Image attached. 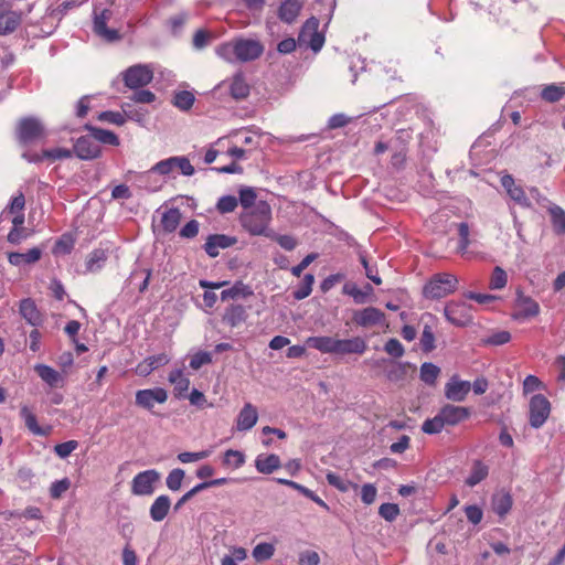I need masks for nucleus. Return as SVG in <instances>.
Instances as JSON below:
<instances>
[{"label":"nucleus","instance_id":"6e6552de","mask_svg":"<svg viewBox=\"0 0 565 565\" xmlns=\"http://www.w3.org/2000/svg\"><path fill=\"white\" fill-rule=\"evenodd\" d=\"M551 414V403L542 394L532 396L529 404V423L533 428L542 427Z\"/></svg>","mask_w":565,"mask_h":565},{"label":"nucleus","instance_id":"a211bd4d","mask_svg":"<svg viewBox=\"0 0 565 565\" xmlns=\"http://www.w3.org/2000/svg\"><path fill=\"white\" fill-rule=\"evenodd\" d=\"M110 17V11L104 9L100 14L94 19V32L107 42H115L121 39L119 32L115 29L107 28V21Z\"/></svg>","mask_w":565,"mask_h":565},{"label":"nucleus","instance_id":"0eeeda50","mask_svg":"<svg viewBox=\"0 0 565 565\" xmlns=\"http://www.w3.org/2000/svg\"><path fill=\"white\" fill-rule=\"evenodd\" d=\"M174 170H179L185 177H191L195 172L194 167L186 157H170L157 162L147 173L169 175Z\"/></svg>","mask_w":565,"mask_h":565},{"label":"nucleus","instance_id":"8fccbe9b","mask_svg":"<svg viewBox=\"0 0 565 565\" xmlns=\"http://www.w3.org/2000/svg\"><path fill=\"white\" fill-rule=\"evenodd\" d=\"M194 100L195 97L191 92L181 90L174 95L172 104L181 110H189L193 106Z\"/></svg>","mask_w":565,"mask_h":565},{"label":"nucleus","instance_id":"e2e57ef3","mask_svg":"<svg viewBox=\"0 0 565 565\" xmlns=\"http://www.w3.org/2000/svg\"><path fill=\"white\" fill-rule=\"evenodd\" d=\"M98 120L122 126L126 122L125 116L119 111L106 110L98 115Z\"/></svg>","mask_w":565,"mask_h":565},{"label":"nucleus","instance_id":"7c9ffc66","mask_svg":"<svg viewBox=\"0 0 565 565\" xmlns=\"http://www.w3.org/2000/svg\"><path fill=\"white\" fill-rule=\"evenodd\" d=\"M427 319L428 321L425 322L422 337H420V348L424 352L428 353L431 352L436 345H435V334L433 330V326L429 324V322L434 321V316L430 313H425L422 317V321H425Z\"/></svg>","mask_w":565,"mask_h":565},{"label":"nucleus","instance_id":"5701e85b","mask_svg":"<svg viewBox=\"0 0 565 565\" xmlns=\"http://www.w3.org/2000/svg\"><path fill=\"white\" fill-rule=\"evenodd\" d=\"M317 25H318V21L315 18H311L310 20H308L306 22V24L303 25V28L299 34V41L303 42L307 31L308 30L312 31L310 33V39L308 41V45L313 52L320 51L324 43V36L321 33L316 31Z\"/></svg>","mask_w":565,"mask_h":565},{"label":"nucleus","instance_id":"393cba45","mask_svg":"<svg viewBox=\"0 0 565 565\" xmlns=\"http://www.w3.org/2000/svg\"><path fill=\"white\" fill-rule=\"evenodd\" d=\"M168 381L173 385V394L177 398L185 397L190 387V379L181 369H174L169 373Z\"/></svg>","mask_w":565,"mask_h":565},{"label":"nucleus","instance_id":"4468645a","mask_svg":"<svg viewBox=\"0 0 565 565\" xmlns=\"http://www.w3.org/2000/svg\"><path fill=\"white\" fill-rule=\"evenodd\" d=\"M471 390L469 381L460 380L454 375L445 385V396L452 402H463Z\"/></svg>","mask_w":565,"mask_h":565},{"label":"nucleus","instance_id":"2eb2a0df","mask_svg":"<svg viewBox=\"0 0 565 565\" xmlns=\"http://www.w3.org/2000/svg\"><path fill=\"white\" fill-rule=\"evenodd\" d=\"M445 316L455 326H466L470 321L469 308L466 302L450 301L445 307Z\"/></svg>","mask_w":565,"mask_h":565},{"label":"nucleus","instance_id":"cd10ccee","mask_svg":"<svg viewBox=\"0 0 565 565\" xmlns=\"http://www.w3.org/2000/svg\"><path fill=\"white\" fill-rule=\"evenodd\" d=\"M36 374L50 387H63L64 379L56 370L45 364H36L34 366Z\"/></svg>","mask_w":565,"mask_h":565},{"label":"nucleus","instance_id":"4c0bfd02","mask_svg":"<svg viewBox=\"0 0 565 565\" xmlns=\"http://www.w3.org/2000/svg\"><path fill=\"white\" fill-rule=\"evenodd\" d=\"M181 212L177 207H172L163 212L161 217V227L166 233L174 232L181 221Z\"/></svg>","mask_w":565,"mask_h":565},{"label":"nucleus","instance_id":"9b49d317","mask_svg":"<svg viewBox=\"0 0 565 565\" xmlns=\"http://www.w3.org/2000/svg\"><path fill=\"white\" fill-rule=\"evenodd\" d=\"M159 472L146 470L137 473L131 482V491L136 495H150L153 493V484L159 480Z\"/></svg>","mask_w":565,"mask_h":565},{"label":"nucleus","instance_id":"f3484780","mask_svg":"<svg viewBox=\"0 0 565 565\" xmlns=\"http://www.w3.org/2000/svg\"><path fill=\"white\" fill-rule=\"evenodd\" d=\"M237 243L236 237L225 234H213L206 238L204 250L210 257H216L220 249L228 248Z\"/></svg>","mask_w":565,"mask_h":565},{"label":"nucleus","instance_id":"37998d69","mask_svg":"<svg viewBox=\"0 0 565 565\" xmlns=\"http://www.w3.org/2000/svg\"><path fill=\"white\" fill-rule=\"evenodd\" d=\"M107 256L103 249H94L86 259V270L89 273L97 271L106 262Z\"/></svg>","mask_w":565,"mask_h":565},{"label":"nucleus","instance_id":"72a5a7b5","mask_svg":"<svg viewBox=\"0 0 565 565\" xmlns=\"http://www.w3.org/2000/svg\"><path fill=\"white\" fill-rule=\"evenodd\" d=\"M85 129L92 134L98 145L104 143L110 146H119L118 136L110 130L94 127L92 125H85Z\"/></svg>","mask_w":565,"mask_h":565},{"label":"nucleus","instance_id":"6ab92c4d","mask_svg":"<svg viewBox=\"0 0 565 565\" xmlns=\"http://www.w3.org/2000/svg\"><path fill=\"white\" fill-rule=\"evenodd\" d=\"M353 320L358 326L366 328L383 323L385 320V315L382 310L375 307H367L355 311L353 315Z\"/></svg>","mask_w":565,"mask_h":565},{"label":"nucleus","instance_id":"20e7f679","mask_svg":"<svg viewBox=\"0 0 565 565\" xmlns=\"http://www.w3.org/2000/svg\"><path fill=\"white\" fill-rule=\"evenodd\" d=\"M15 137L19 143L28 146L43 140L46 137V130L40 119L23 117L17 124Z\"/></svg>","mask_w":565,"mask_h":565},{"label":"nucleus","instance_id":"412c9836","mask_svg":"<svg viewBox=\"0 0 565 565\" xmlns=\"http://www.w3.org/2000/svg\"><path fill=\"white\" fill-rule=\"evenodd\" d=\"M257 420V408L253 404L246 403L237 415L236 429L238 431L249 430L256 425Z\"/></svg>","mask_w":565,"mask_h":565},{"label":"nucleus","instance_id":"c756f323","mask_svg":"<svg viewBox=\"0 0 565 565\" xmlns=\"http://www.w3.org/2000/svg\"><path fill=\"white\" fill-rule=\"evenodd\" d=\"M171 507V500L167 494L159 495L150 507L149 514L154 522L163 521Z\"/></svg>","mask_w":565,"mask_h":565},{"label":"nucleus","instance_id":"f704fd0d","mask_svg":"<svg viewBox=\"0 0 565 565\" xmlns=\"http://www.w3.org/2000/svg\"><path fill=\"white\" fill-rule=\"evenodd\" d=\"M513 499L509 492L497 493L492 497V510L500 518H504L512 509Z\"/></svg>","mask_w":565,"mask_h":565},{"label":"nucleus","instance_id":"69168bd1","mask_svg":"<svg viewBox=\"0 0 565 565\" xmlns=\"http://www.w3.org/2000/svg\"><path fill=\"white\" fill-rule=\"evenodd\" d=\"M211 451L202 450L198 452L184 451L178 455V460L182 463L195 462L205 459L210 456Z\"/></svg>","mask_w":565,"mask_h":565},{"label":"nucleus","instance_id":"423d86ee","mask_svg":"<svg viewBox=\"0 0 565 565\" xmlns=\"http://www.w3.org/2000/svg\"><path fill=\"white\" fill-rule=\"evenodd\" d=\"M540 305L532 297L525 295L521 289L515 292V300L511 318L515 321H525L540 315Z\"/></svg>","mask_w":565,"mask_h":565},{"label":"nucleus","instance_id":"e433bc0d","mask_svg":"<svg viewBox=\"0 0 565 565\" xmlns=\"http://www.w3.org/2000/svg\"><path fill=\"white\" fill-rule=\"evenodd\" d=\"M253 295V290L248 285L243 281H236L231 288L224 289L221 292V299L223 301L228 299L248 298Z\"/></svg>","mask_w":565,"mask_h":565},{"label":"nucleus","instance_id":"ea45409f","mask_svg":"<svg viewBox=\"0 0 565 565\" xmlns=\"http://www.w3.org/2000/svg\"><path fill=\"white\" fill-rule=\"evenodd\" d=\"M245 455L239 450L228 449L224 452L222 465L227 468L238 469L245 463Z\"/></svg>","mask_w":565,"mask_h":565},{"label":"nucleus","instance_id":"13d9d810","mask_svg":"<svg viewBox=\"0 0 565 565\" xmlns=\"http://www.w3.org/2000/svg\"><path fill=\"white\" fill-rule=\"evenodd\" d=\"M43 156L46 160L56 161L62 159L72 158L73 151L66 148H54L43 150Z\"/></svg>","mask_w":565,"mask_h":565},{"label":"nucleus","instance_id":"473e14b6","mask_svg":"<svg viewBox=\"0 0 565 565\" xmlns=\"http://www.w3.org/2000/svg\"><path fill=\"white\" fill-rule=\"evenodd\" d=\"M21 13L12 10L0 14V35L14 32L21 23Z\"/></svg>","mask_w":565,"mask_h":565},{"label":"nucleus","instance_id":"c85d7f7f","mask_svg":"<svg viewBox=\"0 0 565 565\" xmlns=\"http://www.w3.org/2000/svg\"><path fill=\"white\" fill-rule=\"evenodd\" d=\"M302 3L299 0H285L278 9V18L285 23H292L300 13Z\"/></svg>","mask_w":565,"mask_h":565},{"label":"nucleus","instance_id":"b1692460","mask_svg":"<svg viewBox=\"0 0 565 565\" xmlns=\"http://www.w3.org/2000/svg\"><path fill=\"white\" fill-rule=\"evenodd\" d=\"M42 254L43 249L40 247L30 248L25 253L11 252L8 253V262L13 266L31 265L39 262Z\"/></svg>","mask_w":565,"mask_h":565},{"label":"nucleus","instance_id":"de8ad7c7","mask_svg":"<svg viewBox=\"0 0 565 565\" xmlns=\"http://www.w3.org/2000/svg\"><path fill=\"white\" fill-rule=\"evenodd\" d=\"M326 479L330 486L334 487L341 492H348L350 488H358V484L352 483L349 480L331 471L327 473Z\"/></svg>","mask_w":565,"mask_h":565},{"label":"nucleus","instance_id":"5fc2aeb1","mask_svg":"<svg viewBox=\"0 0 565 565\" xmlns=\"http://www.w3.org/2000/svg\"><path fill=\"white\" fill-rule=\"evenodd\" d=\"M511 341V333L507 330L493 332L482 340L486 345H503Z\"/></svg>","mask_w":565,"mask_h":565},{"label":"nucleus","instance_id":"603ef678","mask_svg":"<svg viewBox=\"0 0 565 565\" xmlns=\"http://www.w3.org/2000/svg\"><path fill=\"white\" fill-rule=\"evenodd\" d=\"M238 202L241 203L245 211L253 209L257 204V194L253 188H242L238 191Z\"/></svg>","mask_w":565,"mask_h":565},{"label":"nucleus","instance_id":"a878e982","mask_svg":"<svg viewBox=\"0 0 565 565\" xmlns=\"http://www.w3.org/2000/svg\"><path fill=\"white\" fill-rule=\"evenodd\" d=\"M338 339L328 337V335H320V337H309L306 340V344L309 348L316 349L321 353L324 354H335L337 352V344Z\"/></svg>","mask_w":565,"mask_h":565},{"label":"nucleus","instance_id":"680f3d73","mask_svg":"<svg viewBox=\"0 0 565 565\" xmlns=\"http://www.w3.org/2000/svg\"><path fill=\"white\" fill-rule=\"evenodd\" d=\"M210 363H212L211 353L206 352V351H199L191 356L190 367L193 370H199L203 365L210 364Z\"/></svg>","mask_w":565,"mask_h":565},{"label":"nucleus","instance_id":"aec40b11","mask_svg":"<svg viewBox=\"0 0 565 565\" xmlns=\"http://www.w3.org/2000/svg\"><path fill=\"white\" fill-rule=\"evenodd\" d=\"M337 355L358 354L362 355L367 350L366 341L361 337L351 339H338Z\"/></svg>","mask_w":565,"mask_h":565},{"label":"nucleus","instance_id":"9d476101","mask_svg":"<svg viewBox=\"0 0 565 565\" xmlns=\"http://www.w3.org/2000/svg\"><path fill=\"white\" fill-rule=\"evenodd\" d=\"M152 78L153 72L147 65H134L124 73L125 85L132 89L148 85Z\"/></svg>","mask_w":565,"mask_h":565},{"label":"nucleus","instance_id":"49530a36","mask_svg":"<svg viewBox=\"0 0 565 565\" xmlns=\"http://www.w3.org/2000/svg\"><path fill=\"white\" fill-rule=\"evenodd\" d=\"M507 284L508 275L505 270L500 266H495L489 280V288L492 290H501L507 286Z\"/></svg>","mask_w":565,"mask_h":565},{"label":"nucleus","instance_id":"79ce46f5","mask_svg":"<svg viewBox=\"0 0 565 565\" xmlns=\"http://www.w3.org/2000/svg\"><path fill=\"white\" fill-rule=\"evenodd\" d=\"M275 554V546L271 543L263 542L257 544L252 552L254 559L257 563H263L270 559Z\"/></svg>","mask_w":565,"mask_h":565},{"label":"nucleus","instance_id":"c03bdc74","mask_svg":"<svg viewBox=\"0 0 565 565\" xmlns=\"http://www.w3.org/2000/svg\"><path fill=\"white\" fill-rule=\"evenodd\" d=\"M439 374L440 369L434 363L425 362L420 366V380L428 385H434Z\"/></svg>","mask_w":565,"mask_h":565},{"label":"nucleus","instance_id":"0e129e2a","mask_svg":"<svg viewBox=\"0 0 565 565\" xmlns=\"http://www.w3.org/2000/svg\"><path fill=\"white\" fill-rule=\"evenodd\" d=\"M379 514L386 521H394L399 514V508L395 503H383L379 508Z\"/></svg>","mask_w":565,"mask_h":565},{"label":"nucleus","instance_id":"39448f33","mask_svg":"<svg viewBox=\"0 0 565 565\" xmlns=\"http://www.w3.org/2000/svg\"><path fill=\"white\" fill-rule=\"evenodd\" d=\"M458 279L447 273L436 274L424 287V296L429 299H440L456 291Z\"/></svg>","mask_w":565,"mask_h":565},{"label":"nucleus","instance_id":"338daca9","mask_svg":"<svg viewBox=\"0 0 565 565\" xmlns=\"http://www.w3.org/2000/svg\"><path fill=\"white\" fill-rule=\"evenodd\" d=\"M78 447L77 440H68L65 443H61L55 445L54 451L60 458L68 457L75 449Z\"/></svg>","mask_w":565,"mask_h":565},{"label":"nucleus","instance_id":"052dcab7","mask_svg":"<svg viewBox=\"0 0 565 565\" xmlns=\"http://www.w3.org/2000/svg\"><path fill=\"white\" fill-rule=\"evenodd\" d=\"M384 351L393 358H402L405 353V349L399 340L392 338L384 344Z\"/></svg>","mask_w":565,"mask_h":565},{"label":"nucleus","instance_id":"09e8293b","mask_svg":"<svg viewBox=\"0 0 565 565\" xmlns=\"http://www.w3.org/2000/svg\"><path fill=\"white\" fill-rule=\"evenodd\" d=\"M458 235H459V244L457 247V252L461 255L467 253V249L470 245V227L468 223L461 222L457 224Z\"/></svg>","mask_w":565,"mask_h":565},{"label":"nucleus","instance_id":"774afa93","mask_svg":"<svg viewBox=\"0 0 565 565\" xmlns=\"http://www.w3.org/2000/svg\"><path fill=\"white\" fill-rule=\"evenodd\" d=\"M377 495V489L372 483H365L361 487V500L364 504L370 505L374 503Z\"/></svg>","mask_w":565,"mask_h":565},{"label":"nucleus","instance_id":"f8f14e48","mask_svg":"<svg viewBox=\"0 0 565 565\" xmlns=\"http://www.w3.org/2000/svg\"><path fill=\"white\" fill-rule=\"evenodd\" d=\"M73 152L82 160H93L100 156L102 149L89 132V135L82 136L76 140Z\"/></svg>","mask_w":565,"mask_h":565},{"label":"nucleus","instance_id":"3c124183","mask_svg":"<svg viewBox=\"0 0 565 565\" xmlns=\"http://www.w3.org/2000/svg\"><path fill=\"white\" fill-rule=\"evenodd\" d=\"M184 477L185 472L183 469H172L166 479L168 489L171 491H179L181 489Z\"/></svg>","mask_w":565,"mask_h":565},{"label":"nucleus","instance_id":"dca6fc26","mask_svg":"<svg viewBox=\"0 0 565 565\" xmlns=\"http://www.w3.org/2000/svg\"><path fill=\"white\" fill-rule=\"evenodd\" d=\"M500 182L511 200H513L522 207H531V201L526 196L525 191L521 185L515 184V181L511 174L502 175Z\"/></svg>","mask_w":565,"mask_h":565},{"label":"nucleus","instance_id":"864d4df0","mask_svg":"<svg viewBox=\"0 0 565 565\" xmlns=\"http://www.w3.org/2000/svg\"><path fill=\"white\" fill-rule=\"evenodd\" d=\"M550 214L554 230L558 234L565 233V211L559 206H553L550 209Z\"/></svg>","mask_w":565,"mask_h":565},{"label":"nucleus","instance_id":"4d7b16f0","mask_svg":"<svg viewBox=\"0 0 565 565\" xmlns=\"http://www.w3.org/2000/svg\"><path fill=\"white\" fill-rule=\"evenodd\" d=\"M366 289L367 291L364 292L355 285H345L343 287V292L351 296L356 303H363L365 301L366 295L372 292L373 290V288L370 285L366 286Z\"/></svg>","mask_w":565,"mask_h":565},{"label":"nucleus","instance_id":"c9c22d12","mask_svg":"<svg viewBox=\"0 0 565 565\" xmlns=\"http://www.w3.org/2000/svg\"><path fill=\"white\" fill-rule=\"evenodd\" d=\"M230 93L235 99H244L249 95V85L242 73H237L233 76Z\"/></svg>","mask_w":565,"mask_h":565},{"label":"nucleus","instance_id":"2f4dec72","mask_svg":"<svg viewBox=\"0 0 565 565\" xmlns=\"http://www.w3.org/2000/svg\"><path fill=\"white\" fill-rule=\"evenodd\" d=\"M281 462L279 456L275 454L258 455L255 459V467L258 472L269 475L280 468Z\"/></svg>","mask_w":565,"mask_h":565},{"label":"nucleus","instance_id":"f257e3e1","mask_svg":"<svg viewBox=\"0 0 565 565\" xmlns=\"http://www.w3.org/2000/svg\"><path fill=\"white\" fill-rule=\"evenodd\" d=\"M273 220L270 205L266 201H259L239 215L242 227L252 236L274 237V231L269 227Z\"/></svg>","mask_w":565,"mask_h":565},{"label":"nucleus","instance_id":"bf43d9fd","mask_svg":"<svg viewBox=\"0 0 565 565\" xmlns=\"http://www.w3.org/2000/svg\"><path fill=\"white\" fill-rule=\"evenodd\" d=\"M71 487L68 478H63L53 482L50 487V495L52 499H60Z\"/></svg>","mask_w":565,"mask_h":565},{"label":"nucleus","instance_id":"a18cd8bd","mask_svg":"<svg viewBox=\"0 0 565 565\" xmlns=\"http://www.w3.org/2000/svg\"><path fill=\"white\" fill-rule=\"evenodd\" d=\"M315 284V276L312 274H306L300 286L292 292L296 300H302L310 296L312 286Z\"/></svg>","mask_w":565,"mask_h":565},{"label":"nucleus","instance_id":"58836bf2","mask_svg":"<svg viewBox=\"0 0 565 565\" xmlns=\"http://www.w3.org/2000/svg\"><path fill=\"white\" fill-rule=\"evenodd\" d=\"M489 475V468L480 460H476L472 465L470 475L466 479V484L469 487H475L484 480Z\"/></svg>","mask_w":565,"mask_h":565},{"label":"nucleus","instance_id":"6e6d98bb","mask_svg":"<svg viewBox=\"0 0 565 565\" xmlns=\"http://www.w3.org/2000/svg\"><path fill=\"white\" fill-rule=\"evenodd\" d=\"M238 205V200L234 195H224L218 199L216 209L221 214L233 212Z\"/></svg>","mask_w":565,"mask_h":565},{"label":"nucleus","instance_id":"ddd939ff","mask_svg":"<svg viewBox=\"0 0 565 565\" xmlns=\"http://www.w3.org/2000/svg\"><path fill=\"white\" fill-rule=\"evenodd\" d=\"M248 319V311L244 305L231 303L222 315V323L231 329L242 327Z\"/></svg>","mask_w":565,"mask_h":565},{"label":"nucleus","instance_id":"1a4fd4ad","mask_svg":"<svg viewBox=\"0 0 565 565\" xmlns=\"http://www.w3.org/2000/svg\"><path fill=\"white\" fill-rule=\"evenodd\" d=\"M168 401V392L162 387L138 390L135 403L138 407L152 412L156 404H164Z\"/></svg>","mask_w":565,"mask_h":565},{"label":"nucleus","instance_id":"f03ea898","mask_svg":"<svg viewBox=\"0 0 565 565\" xmlns=\"http://www.w3.org/2000/svg\"><path fill=\"white\" fill-rule=\"evenodd\" d=\"M264 50V45L258 40L241 38L221 44L216 52L218 56L226 61H232L235 56L241 62H249L260 57Z\"/></svg>","mask_w":565,"mask_h":565},{"label":"nucleus","instance_id":"bb28decb","mask_svg":"<svg viewBox=\"0 0 565 565\" xmlns=\"http://www.w3.org/2000/svg\"><path fill=\"white\" fill-rule=\"evenodd\" d=\"M20 416L24 420L26 428L35 436H49L52 431L51 426L41 427L38 424L36 416L28 406H22Z\"/></svg>","mask_w":565,"mask_h":565},{"label":"nucleus","instance_id":"7ed1b4c3","mask_svg":"<svg viewBox=\"0 0 565 565\" xmlns=\"http://www.w3.org/2000/svg\"><path fill=\"white\" fill-rule=\"evenodd\" d=\"M470 415L471 412L468 407L446 404L435 417L423 423L422 430L429 435L438 434L445 426H456L468 419Z\"/></svg>","mask_w":565,"mask_h":565},{"label":"nucleus","instance_id":"a19ab883","mask_svg":"<svg viewBox=\"0 0 565 565\" xmlns=\"http://www.w3.org/2000/svg\"><path fill=\"white\" fill-rule=\"evenodd\" d=\"M565 96V86L550 84L543 87L541 92V97L543 100L547 103H556L561 100Z\"/></svg>","mask_w":565,"mask_h":565},{"label":"nucleus","instance_id":"4be33fe9","mask_svg":"<svg viewBox=\"0 0 565 565\" xmlns=\"http://www.w3.org/2000/svg\"><path fill=\"white\" fill-rule=\"evenodd\" d=\"M20 315L33 327H39L43 323V315L38 309L35 302L31 298H25L20 301Z\"/></svg>","mask_w":565,"mask_h":565}]
</instances>
